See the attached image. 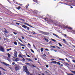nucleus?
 <instances>
[{
	"label": "nucleus",
	"mask_w": 75,
	"mask_h": 75,
	"mask_svg": "<svg viewBox=\"0 0 75 75\" xmlns=\"http://www.w3.org/2000/svg\"><path fill=\"white\" fill-rule=\"evenodd\" d=\"M23 69H24L25 72H26V74H30V72H29V71H28V69H27V67H25L24 68H23Z\"/></svg>",
	"instance_id": "1"
},
{
	"label": "nucleus",
	"mask_w": 75,
	"mask_h": 75,
	"mask_svg": "<svg viewBox=\"0 0 75 75\" xmlns=\"http://www.w3.org/2000/svg\"><path fill=\"white\" fill-rule=\"evenodd\" d=\"M0 50L2 52H4V49L2 46L0 47Z\"/></svg>",
	"instance_id": "2"
},
{
	"label": "nucleus",
	"mask_w": 75,
	"mask_h": 75,
	"mask_svg": "<svg viewBox=\"0 0 75 75\" xmlns=\"http://www.w3.org/2000/svg\"><path fill=\"white\" fill-rule=\"evenodd\" d=\"M14 57H17V51H15L14 54Z\"/></svg>",
	"instance_id": "3"
},
{
	"label": "nucleus",
	"mask_w": 75,
	"mask_h": 75,
	"mask_svg": "<svg viewBox=\"0 0 75 75\" xmlns=\"http://www.w3.org/2000/svg\"><path fill=\"white\" fill-rule=\"evenodd\" d=\"M15 69L16 71H18V70H19V69H20L19 66H17L15 67Z\"/></svg>",
	"instance_id": "4"
},
{
	"label": "nucleus",
	"mask_w": 75,
	"mask_h": 75,
	"mask_svg": "<svg viewBox=\"0 0 75 75\" xmlns=\"http://www.w3.org/2000/svg\"><path fill=\"white\" fill-rule=\"evenodd\" d=\"M22 27H23V28H27V26H26L25 25H22Z\"/></svg>",
	"instance_id": "5"
},
{
	"label": "nucleus",
	"mask_w": 75,
	"mask_h": 75,
	"mask_svg": "<svg viewBox=\"0 0 75 75\" xmlns=\"http://www.w3.org/2000/svg\"><path fill=\"white\" fill-rule=\"evenodd\" d=\"M3 64H4L5 65H6V66H8V65H9L8 64H7L6 63H4V62H3Z\"/></svg>",
	"instance_id": "6"
},
{
	"label": "nucleus",
	"mask_w": 75,
	"mask_h": 75,
	"mask_svg": "<svg viewBox=\"0 0 75 75\" xmlns=\"http://www.w3.org/2000/svg\"><path fill=\"white\" fill-rule=\"evenodd\" d=\"M7 55L8 57V58H10L11 57V55H10V54L9 53H8Z\"/></svg>",
	"instance_id": "7"
},
{
	"label": "nucleus",
	"mask_w": 75,
	"mask_h": 75,
	"mask_svg": "<svg viewBox=\"0 0 75 75\" xmlns=\"http://www.w3.org/2000/svg\"><path fill=\"white\" fill-rule=\"evenodd\" d=\"M61 40H63V41H64V42H65V43H67V41H66L65 40V39H61Z\"/></svg>",
	"instance_id": "8"
},
{
	"label": "nucleus",
	"mask_w": 75,
	"mask_h": 75,
	"mask_svg": "<svg viewBox=\"0 0 75 75\" xmlns=\"http://www.w3.org/2000/svg\"><path fill=\"white\" fill-rule=\"evenodd\" d=\"M45 41H46L47 42H48V41H49L46 38H45Z\"/></svg>",
	"instance_id": "9"
},
{
	"label": "nucleus",
	"mask_w": 75,
	"mask_h": 75,
	"mask_svg": "<svg viewBox=\"0 0 75 75\" xmlns=\"http://www.w3.org/2000/svg\"><path fill=\"white\" fill-rule=\"evenodd\" d=\"M4 33H8V32L7 30L6 29L5 30V31H4Z\"/></svg>",
	"instance_id": "10"
},
{
	"label": "nucleus",
	"mask_w": 75,
	"mask_h": 75,
	"mask_svg": "<svg viewBox=\"0 0 75 75\" xmlns=\"http://www.w3.org/2000/svg\"><path fill=\"white\" fill-rule=\"evenodd\" d=\"M26 59H27L28 61H32V60H31V59L28 58H26Z\"/></svg>",
	"instance_id": "11"
},
{
	"label": "nucleus",
	"mask_w": 75,
	"mask_h": 75,
	"mask_svg": "<svg viewBox=\"0 0 75 75\" xmlns=\"http://www.w3.org/2000/svg\"><path fill=\"white\" fill-rule=\"evenodd\" d=\"M16 8L18 10H20V8H21V7L20 6H19L18 8Z\"/></svg>",
	"instance_id": "12"
},
{
	"label": "nucleus",
	"mask_w": 75,
	"mask_h": 75,
	"mask_svg": "<svg viewBox=\"0 0 75 75\" xmlns=\"http://www.w3.org/2000/svg\"><path fill=\"white\" fill-rule=\"evenodd\" d=\"M11 50V48H10V49H7V51H9Z\"/></svg>",
	"instance_id": "13"
},
{
	"label": "nucleus",
	"mask_w": 75,
	"mask_h": 75,
	"mask_svg": "<svg viewBox=\"0 0 75 75\" xmlns=\"http://www.w3.org/2000/svg\"><path fill=\"white\" fill-rule=\"evenodd\" d=\"M45 35H48V33H47L46 32H44L43 33Z\"/></svg>",
	"instance_id": "14"
},
{
	"label": "nucleus",
	"mask_w": 75,
	"mask_h": 75,
	"mask_svg": "<svg viewBox=\"0 0 75 75\" xmlns=\"http://www.w3.org/2000/svg\"><path fill=\"white\" fill-rule=\"evenodd\" d=\"M53 35H54L55 36H56V37H57L58 38V35H57L55 34H53Z\"/></svg>",
	"instance_id": "15"
},
{
	"label": "nucleus",
	"mask_w": 75,
	"mask_h": 75,
	"mask_svg": "<svg viewBox=\"0 0 75 75\" xmlns=\"http://www.w3.org/2000/svg\"><path fill=\"white\" fill-rule=\"evenodd\" d=\"M7 60H8L9 61H11V59L9 58V57H8L7 58Z\"/></svg>",
	"instance_id": "16"
},
{
	"label": "nucleus",
	"mask_w": 75,
	"mask_h": 75,
	"mask_svg": "<svg viewBox=\"0 0 75 75\" xmlns=\"http://www.w3.org/2000/svg\"><path fill=\"white\" fill-rule=\"evenodd\" d=\"M40 50L41 51V52H43V48H41L40 49Z\"/></svg>",
	"instance_id": "17"
},
{
	"label": "nucleus",
	"mask_w": 75,
	"mask_h": 75,
	"mask_svg": "<svg viewBox=\"0 0 75 75\" xmlns=\"http://www.w3.org/2000/svg\"><path fill=\"white\" fill-rule=\"evenodd\" d=\"M51 40H52V41H54V42H56V40L54 39H51Z\"/></svg>",
	"instance_id": "18"
},
{
	"label": "nucleus",
	"mask_w": 75,
	"mask_h": 75,
	"mask_svg": "<svg viewBox=\"0 0 75 75\" xmlns=\"http://www.w3.org/2000/svg\"><path fill=\"white\" fill-rule=\"evenodd\" d=\"M14 43L15 45H17V42H15Z\"/></svg>",
	"instance_id": "19"
},
{
	"label": "nucleus",
	"mask_w": 75,
	"mask_h": 75,
	"mask_svg": "<svg viewBox=\"0 0 75 75\" xmlns=\"http://www.w3.org/2000/svg\"><path fill=\"white\" fill-rule=\"evenodd\" d=\"M59 60H61L62 61H65V60H64V59H59Z\"/></svg>",
	"instance_id": "20"
},
{
	"label": "nucleus",
	"mask_w": 75,
	"mask_h": 75,
	"mask_svg": "<svg viewBox=\"0 0 75 75\" xmlns=\"http://www.w3.org/2000/svg\"><path fill=\"white\" fill-rule=\"evenodd\" d=\"M65 59H66V60H67V61H68V62H70V60H69L68 59L66 58Z\"/></svg>",
	"instance_id": "21"
},
{
	"label": "nucleus",
	"mask_w": 75,
	"mask_h": 75,
	"mask_svg": "<svg viewBox=\"0 0 75 75\" xmlns=\"http://www.w3.org/2000/svg\"><path fill=\"white\" fill-rule=\"evenodd\" d=\"M25 64L27 65H30V63H26Z\"/></svg>",
	"instance_id": "22"
},
{
	"label": "nucleus",
	"mask_w": 75,
	"mask_h": 75,
	"mask_svg": "<svg viewBox=\"0 0 75 75\" xmlns=\"http://www.w3.org/2000/svg\"><path fill=\"white\" fill-rule=\"evenodd\" d=\"M51 47L52 48H55V47L54 46H51Z\"/></svg>",
	"instance_id": "23"
},
{
	"label": "nucleus",
	"mask_w": 75,
	"mask_h": 75,
	"mask_svg": "<svg viewBox=\"0 0 75 75\" xmlns=\"http://www.w3.org/2000/svg\"><path fill=\"white\" fill-rule=\"evenodd\" d=\"M30 50L31 52H33V53H34V51L32 49H31Z\"/></svg>",
	"instance_id": "24"
},
{
	"label": "nucleus",
	"mask_w": 75,
	"mask_h": 75,
	"mask_svg": "<svg viewBox=\"0 0 75 75\" xmlns=\"http://www.w3.org/2000/svg\"><path fill=\"white\" fill-rule=\"evenodd\" d=\"M53 63L54 64H57V62L55 61H53Z\"/></svg>",
	"instance_id": "25"
},
{
	"label": "nucleus",
	"mask_w": 75,
	"mask_h": 75,
	"mask_svg": "<svg viewBox=\"0 0 75 75\" xmlns=\"http://www.w3.org/2000/svg\"><path fill=\"white\" fill-rule=\"evenodd\" d=\"M1 69L2 70H3L4 71H6V69H4L3 68H2Z\"/></svg>",
	"instance_id": "26"
},
{
	"label": "nucleus",
	"mask_w": 75,
	"mask_h": 75,
	"mask_svg": "<svg viewBox=\"0 0 75 75\" xmlns=\"http://www.w3.org/2000/svg\"><path fill=\"white\" fill-rule=\"evenodd\" d=\"M31 33H33V34H35L36 33H35V32H31Z\"/></svg>",
	"instance_id": "27"
},
{
	"label": "nucleus",
	"mask_w": 75,
	"mask_h": 75,
	"mask_svg": "<svg viewBox=\"0 0 75 75\" xmlns=\"http://www.w3.org/2000/svg\"><path fill=\"white\" fill-rule=\"evenodd\" d=\"M59 46H60V47H62V45H61V44L60 43H59Z\"/></svg>",
	"instance_id": "28"
},
{
	"label": "nucleus",
	"mask_w": 75,
	"mask_h": 75,
	"mask_svg": "<svg viewBox=\"0 0 75 75\" xmlns=\"http://www.w3.org/2000/svg\"><path fill=\"white\" fill-rule=\"evenodd\" d=\"M57 64H58V65H60L61 64V63H60V62H57Z\"/></svg>",
	"instance_id": "29"
},
{
	"label": "nucleus",
	"mask_w": 75,
	"mask_h": 75,
	"mask_svg": "<svg viewBox=\"0 0 75 75\" xmlns=\"http://www.w3.org/2000/svg\"><path fill=\"white\" fill-rule=\"evenodd\" d=\"M21 46H23V47H25V45L23 44H21Z\"/></svg>",
	"instance_id": "30"
},
{
	"label": "nucleus",
	"mask_w": 75,
	"mask_h": 75,
	"mask_svg": "<svg viewBox=\"0 0 75 75\" xmlns=\"http://www.w3.org/2000/svg\"><path fill=\"white\" fill-rule=\"evenodd\" d=\"M24 24H26V25H28V26H30V25L27 23H24Z\"/></svg>",
	"instance_id": "31"
},
{
	"label": "nucleus",
	"mask_w": 75,
	"mask_h": 75,
	"mask_svg": "<svg viewBox=\"0 0 75 75\" xmlns=\"http://www.w3.org/2000/svg\"><path fill=\"white\" fill-rule=\"evenodd\" d=\"M67 75H74V74H67Z\"/></svg>",
	"instance_id": "32"
},
{
	"label": "nucleus",
	"mask_w": 75,
	"mask_h": 75,
	"mask_svg": "<svg viewBox=\"0 0 75 75\" xmlns=\"http://www.w3.org/2000/svg\"><path fill=\"white\" fill-rule=\"evenodd\" d=\"M16 24H17V25H20V24L19 23H16Z\"/></svg>",
	"instance_id": "33"
},
{
	"label": "nucleus",
	"mask_w": 75,
	"mask_h": 75,
	"mask_svg": "<svg viewBox=\"0 0 75 75\" xmlns=\"http://www.w3.org/2000/svg\"><path fill=\"white\" fill-rule=\"evenodd\" d=\"M15 61H18V60L16 58H15Z\"/></svg>",
	"instance_id": "34"
},
{
	"label": "nucleus",
	"mask_w": 75,
	"mask_h": 75,
	"mask_svg": "<svg viewBox=\"0 0 75 75\" xmlns=\"http://www.w3.org/2000/svg\"><path fill=\"white\" fill-rule=\"evenodd\" d=\"M72 61L73 62H74V63H75V60H72Z\"/></svg>",
	"instance_id": "35"
},
{
	"label": "nucleus",
	"mask_w": 75,
	"mask_h": 75,
	"mask_svg": "<svg viewBox=\"0 0 75 75\" xmlns=\"http://www.w3.org/2000/svg\"><path fill=\"white\" fill-rule=\"evenodd\" d=\"M22 56H21V54H19V55H18V56L19 57H21Z\"/></svg>",
	"instance_id": "36"
},
{
	"label": "nucleus",
	"mask_w": 75,
	"mask_h": 75,
	"mask_svg": "<svg viewBox=\"0 0 75 75\" xmlns=\"http://www.w3.org/2000/svg\"><path fill=\"white\" fill-rule=\"evenodd\" d=\"M27 30H30V28L29 27H27Z\"/></svg>",
	"instance_id": "37"
},
{
	"label": "nucleus",
	"mask_w": 75,
	"mask_h": 75,
	"mask_svg": "<svg viewBox=\"0 0 75 75\" xmlns=\"http://www.w3.org/2000/svg\"><path fill=\"white\" fill-rule=\"evenodd\" d=\"M63 66V64H61L60 65V66H59L60 67H62Z\"/></svg>",
	"instance_id": "38"
},
{
	"label": "nucleus",
	"mask_w": 75,
	"mask_h": 75,
	"mask_svg": "<svg viewBox=\"0 0 75 75\" xmlns=\"http://www.w3.org/2000/svg\"><path fill=\"white\" fill-rule=\"evenodd\" d=\"M68 28L69 29H70V30H72V28Z\"/></svg>",
	"instance_id": "39"
},
{
	"label": "nucleus",
	"mask_w": 75,
	"mask_h": 75,
	"mask_svg": "<svg viewBox=\"0 0 75 75\" xmlns=\"http://www.w3.org/2000/svg\"><path fill=\"white\" fill-rule=\"evenodd\" d=\"M22 60L23 61H25V59L23 58V59Z\"/></svg>",
	"instance_id": "40"
},
{
	"label": "nucleus",
	"mask_w": 75,
	"mask_h": 75,
	"mask_svg": "<svg viewBox=\"0 0 75 75\" xmlns=\"http://www.w3.org/2000/svg\"><path fill=\"white\" fill-rule=\"evenodd\" d=\"M15 64V63L14 62H13L12 63V65H14Z\"/></svg>",
	"instance_id": "41"
},
{
	"label": "nucleus",
	"mask_w": 75,
	"mask_h": 75,
	"mask_svg": "<svg viewBox=\"0 0 75 75\" xmlns=\"http://www.w3.org/2000/svg\"><path fill=\"white\" fill-rule=\"evenodd\" d=\"M13 33H14V34H15V35H17V33H16L15 32H13Z\"/></svg>",
	"instance_id": "42"
},
{
	"label": "nucleus",
	"mask_w": 75,
	"mask_h": 75,
	"mask_svg": "<svg viewBox=\"0 0 75 75\" xmlns=\"http://www.w3.org/2000/svg\"><path fill=\"white\" fill-rule=\"evenodd\" d=\"M18 23H22V22H21L20 21H18Z\"/></svg>",
	"instance_id": "43"
},
{
	"label": "nucleus",
	"mask_w": 75,
	"mask_h": 75,
	"mask_svg": "<svg viewBox=\"0 0 75 75\" xmlns=\"http://www.w3.org/2000/svg\"><path fill=\"white\" fill-rule=\"evenodd\" d=\"M56 47H57V48L59 49H60V48L58 46H56Z\"/></svg>",
	"instance_id": "44"
},
{
	"label": "nucleus",
	"mask_w": 75,
	"mask_h": 75,
	"mask_svg": "<svg viewBox=\"0 0 75 75\" xmlns=\"http://www.w3.org/2000/svg\"><path fill=\"white\" fill-rule=\"evenodd\" d=\"M45 50H46V51H48V49H45Z\"/></svg>",
	"instance_id": "45"
},
{
	"label": "nucleus",
	"mask_w": 75,
	"mask_h": 75,
	"mask_svg": "<svg viewBox=\"0 0 75 75\" xmlns=\"http://www.w3.org/2000/svg\"><path fill=\"white\" fill-rule=\"evenodd\" d=\"M46 68H48V65H46Z\"/></svg>",
	"instance_id": "46"
},
{
	"label": "nucleus",
	"mask_w": 75,
	"mask_h": 75,
	"mask_svg": "<svg viewBox=\"0 0 75 75\" xmlns=\"http://www.w3.org/2000/svg\"><path fill=\"white\" fill-rule=\"evenodd\" d=\"M35 61H37V59L36 58H35Z\"/></svg>",
	"instance_id": "47"
},
{
	"label": "nucleus",
	"mask_w": 75,
	"mask_h": 75,
	"mask_svg": "<svg viewBox=\"0 0 75 75\" xmlns=\"http://www.w3.org/2000/svg\"><path fill=\"white\" fill-rule=\"evenodd\" d=\"M33 67H35V68H36V67H35V66H34V65H33Z\"/></svg>",
	"instance_id": "48"
},
{
	"label": "nucleus",
	"mask_w": 75,
	"mask_h": 75,
	"mask_svg": "<svg viewBox=\"0 0 75 75\" xmlns=\"http://www.w3.org/2000/svg\"><path fill=\"white\" fill-rule=\"evenodd\" d=\"M49 43H50V44H52V43H51V41H50V42H49Z\"/></svg>",
	"instance_id": "49"
},
{
	"label": "nucleus",
	"mask_w": 75,
	"mask_h": 75,
	"mask_svg": "<svg viewBox=\"0 0 75 75\" xmlns=\"http://www.w3.org/2000/svg\"><path fill=\"white\" fill-rule=\"evenodd\" d=\"M20 20H21L22 21H25L24 20V19H20Z\"/></svg>",
	"instance_id": "50"
},
{
	"label": "nucleus",
	"mask_w": 75,
	"mask_h": 75,
	"mask_svg": "<svg viewBox=\"0 0 75 75\" xmlns=\"http://www.w3.org/2000/svg\"><path fill=\"white\" fill-rule=\"evenodd\" d=\"M54 51H55V52H57V50H54Z\"/></svg>",
	"instance_id": "51"
},
{
	"label": "nucleus",
	"mask_w": 75,
	"mask_h": 75,
	"mask_svg": "<svg viewBox=\"0 0 75 75\" xmlns=\"http://www.w3.org/2000/svg\"><path fill=\"white\" fill-rule=\"evenodd\" d=\"M19 40H20V41H21V42H22V40H21L20 39H19V38H18Z\"/></svg>",
	"instance_id": "52"
},
{
	"label": "nucleus",
	"mask_w": 75,
	"mask_h": 75,
	"mask_svg": "<svg viewBox=\"0 0 75 75\" xmlns=\"http://www.w3.org/2000/svg\"><path fill=\"white\" fill-rule=\"evenodd\" d=\"M0 75H1V71H0Z\"/></svg>",
	"instance_id": "53"
},
{
	"label": "nucleus",
	"mask_w": 75,
	"mask_h": 75,
	"mask_svg": "<svg viewBox=\"0 0 75 75\" xmlns=\"http://www.w3.org/2000/svg\"><path fill=\"white\" fill-rule=\"evenodd\" d=\"M19 5H20V6H22V4H19Z\"/></svg>",
	"instance_id": "54"
},
{
	"label": "nucleus",
	"mask_w": 75,
	"mask_h": 75,
	"mask_svg": "<svg viewBox=\"0 0 75 75\" xmlns=\"http://www.w3.org/2000/svg\"><path fill=\"white\" fill-rule=\"evenodd\" d=\"M18 44H20L21 45V44H21V43H20V42H19V43H18Z\"/></svg>",
	"instance_id": "55"
},
{
	"label": "nucleus",
	"mask_w": 75,
	"mask_h": 75,
	"mask_svg": "<svg viewBox=\"0 0 75 75\" xmlns=\"http://www.w3.org/2000/svg\"><path fill=\"white\" fill-rule=\"evenodd\" d=\"M27 57H30V56L29 55H28Z\"/></svg>",
	"instance_id": "56"
},
{
	"label": "nucleus",
	"mask_w": 75,
	"mask_h": 75,
	"mask_svg": "<svg viewBox=\"0 0 75 75\" xmlns=\"http://www.w3.org/2000/svg\"><path fill=\"white\" fill-rule=\"evenodd\" d=\"M43 56H44V57H46V55L45 54H44L43 55Z\"/></svg>",
	"instance_id": "57"
},
{
	"label": "nucleus",
	"mask_w": 75,
	"mask_h": 75,
	"mask_svg": "<svg viewBox=\"0 0 75 75\" xmlns=\"http://www.w3.org/2000/svg\"><path fill=\"white\" fill-rule=\"evenodd\" d=\"M22 49H24V47H22Z\"/></svg>",
	"instance_id": "58"
},
{
	"label": "nucleus",
	"mask_w": 75,
	"mask_h": 75,
	"mask_svg": "<svg viewBox=\"0 0 75 75\" xmlns=\"http://www.w3.org/2000/svg\"><path fill=\"white\" fill-rule=\"evenodd\" d=\"M13 58H16V59H18V58H16V57H13Z\"/></svg>",
	"instance_id": "59"
},
{
	"label": "nucleus",
	"mask_w": 75,
	"mask_h": 75,
	"mask_svg": "<svg viewBox=\"0 0 75 75\" xmlns=\"http://www.w3.org/2000/svg\"><path fill=\"white\" fill-rule=\"evenodd\" d=\"M51 62V63H54V61L51 62Z\"/></svg>",
	"instance_id": "60"
},
{
	"label": "nucleus",
	"mask_w": 75,
	"mask_h": 75,
	"mask_svg": "<svg viewBox=\"0 0 75 75\" xmlns=\"http://www.w3.org/2000/svg\"><path fill=\"white\" fill-rule=\"evenodd\" d=\"M28 45L30 46V43H28Z\"/></svg>",
	"instance_id": "61"
},
{
	"label": "nucleus",
	"mask_w": 75,
	"mask_h": 75,
	"mask_svg": "<svg viewBox=\"0 0 75 75\" xmlns=\"http://www.w3.org/2000/svg\"><path fill=\"white\" fill-rule=\"evenodd\" d=\"M22 56H23V57H25V55H22Z\"/></svg>",
	"instance_id": "62"
},
{
	"label": "nucleus",
	"mask_w": 75,
	"mask_h": 75,
	"mask_svg": "<svg viewBox=\"0 0 75 75\" xmlns=\"http://www.w3.org/2000/svg\"><path fill=\"white\" fill-rule=\"evenodd\" d=\"M33 47L34 48H35V46L34 45H33Z\"/></svg>",
	"instance_id": "63"
},
{
	"label": "nucleus",
	"mask_w": 75,
	"mask_h": 75,
	"mask_svg": "<svg viewBox=\"0 0 75 75\" xmlns=\"http://www.w3.org/2000/svg\"><path fill=\"white\" fill-rule=\"evenodd\" d=\"M30 26V27H32V28H33V27L31 25H30V26Z\"/></svg>",
	"instance_id": "64"
}]
</instances>
